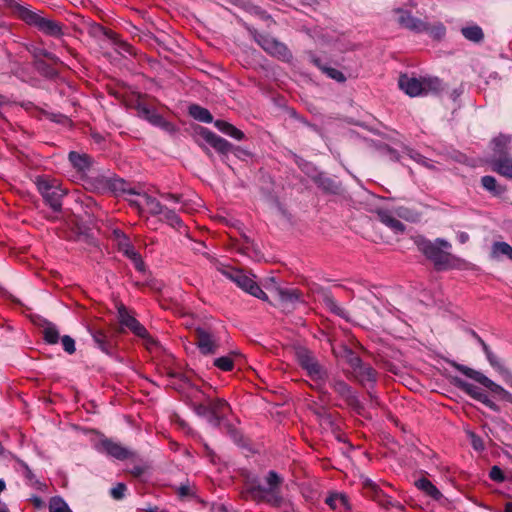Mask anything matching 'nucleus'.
I'll use <instances>...</instances> for the list:
<instances>
[{
	"label": "nucleus",
	"instance_id": "f257e3e1",
	"mask_svg": "<svg viewBox=\"0 0 512 512\" xmlns=\"http://www.w3.org/2000/svg\"><path fill=\"white\" fill-rule=\"evenodd\" d=\"M5 7H7L11 14L17 19L23 21L29 26L37 28L41 33L60 38L64 35L63 23L46 18L31 10L28 6H24L20 0H1Z\"/></svg>",
	"mask_w": 512,
	"mask_h": 512
},
{
	"label": "nucleus",
	"instance_id": "f03ea898",
	"mask_svg": "<svg viewBox=\"0 0 512 512\" xmlns=\"http://www.w3.org/2000/svg\"><path fill=\"white\" fill-rule=\"evenodd\" d=\"M414 243L418 251L433 263L436 270L441 271L452 267L454 256L447 251L452 247L447 240L436 238L431 241L423 236H417Z\"/></svg>",
	"mask_w": 512,
	"mask_h": 512
},
{
	"label": "nucleus",
	"instance_id": "7ed1b4c3",
	"mask_svg": "<svg viewBox=\"0 0 512 512\" xmlns=\"http://www.w3.org/2000/svg\"><path fill=\"white\" fill-rule=\"evenodd\" d=\"M35 185L44 203L52 210V213L47 214L45 218L51 222L58 221L60 219L59 214L62 212V201L67 195V190L61 187L58 180L47 176H37Z\"/></svg>",
	"mask_w": 512,
	"mask_h": 512
},
{
	"label": "nucleus",
	"instance_id": "20e7f679",
	"mask_svg": "<svg viewBox=\"0 0 512 512\" xmlns=\"http://www.w3.org/2000/svg\"><path fill=\"white\" fill-rule=\"evenodd\" d=\"M191 407L196 415L205 417L210 425L218 428L230 412L229 403L222 398L206 397L203 402H192Z\"/></svg>",
	"mask_w": 512,
	"mask_h": 512
},
{
	"label": "nucleus",
	"instance_id": "39448f33",
	"mask_svg": "<svg viewBox=\"0 0 512 512\" xmlns=\"http://www.w3.org/2000/svg\"><path fill=\"white\" fill-rule=\"evenodd\" d=\"M398 86L410 97L438 93L443 89L442 81L438 77L416 78L407 74L399 76Z\"/></svg>",
	"mask_w": 512,
	"mask_h": 512
},
{
	"label": "nucleus",
	"instance_id": "423d86ee",
	"mask_svg": "<svg viewBox=\"0 0 512 512\" xmlns=\"http://www.w3.org/2000/svg\"><path fill=\"white\" fill-rule=\"evenodd\" d=\"M156 99L148 95L138 94L133 108L137 111V116L151 125L158 127L168 133L175 131V126L171 122L165 120L155 108Z\"/></svg>",
	"mask_w": 512,
	"mask_h": 512
},
{
	"label": "nucleus",
	"instance_id": "0eeeda50",
	"mask_svg": "<svg viewBox=\"0 0 512 512\" xmlns=\"http://www.w3.org/2000/svg\"><path fill=\"white\" fill-rule=\"evenodd\" d=\"M296 358L298 364L303 370L306 371L308 377L320 384L318 391L322 394V396H328L329 393L322 387V385L328 380V371L318 361L313 352L306 348H300L296 351Z\"/></svg>",
	"mask_w": 512,
	"mask_h": 512
},
{
	"label": "nucleus",
	"instance_id": "6e6552de",
	"mask_svg": "<svg viewBox=\"0 0 512 512\" xmlns=\"http://www.w3.org/2000/svg\"><path fill=\"white\" fill-rule=\"evenodd\" d=\"M266 486L257 485L251 488L252 493L261 495V499L275 508H280L285 499L281 494V485L284 482L283 477L274 470H270L265 476Z\"/></svg>",
	"mask_w": 512,
	"mask_h": 512
},
{
	"label": "nucleus",
	"instance_id": "1a4fd4ad",
	"mask_svg": "<svg viewBox=\"0 0 512 512\" xmlns=\"http://www.w3.org/2000/svg\"><path fill=\"white\" fill-rule=\"evenodd\" d=\"M447 363L454 367L456 370L467 376L468 378L476 381L477 383L483 385L485 388L489 389L492 393L500 396L501 399L512 404V394L504 389L502 386L498 385L487 376H485L482 372L472 369L463 364H459L454 360H448Z\"/></svg>",
	"mask_w": 512,
	"mask_h": 512
},
{
	"label": "nucleus",
	"instance_id": "9d476101",
	"mask_svg": "<svg viewBox=\"0 0 512 512\" xmlns=\"http://www.w3.org/2000/svg\"><path fill=\"white\" fill-rule=\"evenodd\" d=\"M222 273L243 291L261 300H268L267 294L261 289L257 282L243 270L229 267L224 269Z\"/></svg>",
	"mask_w": 512,
	"mask_h": 512
},
{
	"label": "nucleus",
	"instance_id": "9b49d317",
	"mask_svg": "<svg viewBox=\"0 0 512 512\" xmlns=\"http://www.w3.org/2000/svg\"><path fill=\"white\" fill-rule=\"evenodd\" d=\"M117 314L120 325L129 329L135 336L143 339L147 348L157 344L156 340L150 335L147 329L130 314L124 304L121 303L117 306Z\"/></svg>",
	"mask_w": 512,
	"mask_h": 512
},
{
	"label": "nucleus",
	"instance_id": "f8f14e48",
	"mask_svg": "<svg viewBox=\"0 0 512 512\" xmlns=\"http://www.w3.org/2000/svg\"><path fill=\"white\" fill-rule=\"evenodd\" d=\"M329 385L333 391L358 415H363L365 407L359 400L358 395L353 388L341 378L333 377L329 380Z\"/></svg>",
	"mask_w": 512,
	"mask_h": 512
},
{
	"label": "nucleus",
	"instance_id": "ddd939ff",
	"mask_svg": "<svg viewBox=\"0 0 512 512\" xmlns=\"http://www.w3.org/2000/svg\"><path fill=\"white\" fill-rule=\"evenodd\" d=\"M254 38L261 48L271 56L283 62L291 61L292 53L284 43L265 34H256Z\"/></svg>",
	"mask_w": 512,
	"mask_h": 512
},
{
	"label": "nucleus",
	"instance_id": "4468645a",
	"mask_svg": "<svg viewBox=\"0 0 512 512\" xmlns=\"http://www.w3.org/2000/svg\"><path fill=\"white\" fill-rule=\"evenodd\" d=\"M452 383L454 386H456L458 389L463 391L465 394H467L474 400L481 402L483 405H485L492 411L500 412V407L494 401H492L488 397V395L485 392H483L479 387H477L459 377H454L452 379Z\"/></svg>",
	"mask_w": 512,
	"mask_h": 512
},
{
	"label": "nucleus",
	"instance_id": "2eb2a0df",
	"mask_svg": "<svg viewBox=\"0 0 512 512\" xmlns=\"http://www.w3.org/2000/svg\"><path fill=\"white\" fill-rule=\"evenodd\" d=\"M195 345L202 355H214L220 348V339L214 333L204 329H195Z\"/></svg>",
	"mask_w": 512,
	"mask_h": 512
},
{
	"label": "nucleus",
	"instance_id": "dca6fc26",
	"mask_svg": "<svg viewBox=\"0 0 512 512\" xmlns=\"http://www.w3.org/2000/svg\"><path fill=\"white\" fill-rule=\"evenodd\" d=\"M199 135L218 153H220L223 156V159L230 153L232 144L208 128L200 127Z\"/></svg>",
	"mask_w": 512,
	"mask_h": 512
},
{
	"label": "nucleus",
	"instance_id": "f3484780",
	"mask_svg": "<svg viewBox=\"0 0 512 512\" xmlns=\"http://www.w3.org/2000/svg\"><path fill=\"white\" fill-rule=\"evenodd\" d=\"M490 167L497 174L512 180V156L507 152L499 150V153L491 158Z\"/></svg>",
	"mask_w": 512,
	"mask_h": 512
},
{
	"label": "nucleus",
	"instance_id": "a211bd4d",
	"mask_svg": "<svg viewBox=\"0 0 512 512\" xmlns=\"http://www.w3.org/2000/svg\"><path fill=\"white\" fill-rule=\"evenodd\" d=\"M395 12L398 14L397 22L400 26L418 33L428 30V24L414 17L409 11L399 8Z\"/></svg>",
	"mask_w": 512,
	"mask_h": 512
},
{
	"label": "nucleus",
	"instance_id": "6ab92c4d",
	"mask_svg": "<svg viewBox=\"0 0 512 512\" xmlns=\"http://www.w3.org/2000/svg\"><path fill=\"white\" fill-rule=\"evenodd\" d=\"M277 298L279 301V306L283 310L292 311L295 309L297 303L301 301V292L298 289H286V288H277L276 289Z\"/></svg>",
	"mask_w": 512,
	"mask_h": 512
},
{
	"label": "nucleus",
	"instance_id": "aec40b11",
	"mask_svg": "<svg viewBox=\"0 0 512 512\" xmlns=\"http://www.w3.org/2000/svg\"><path fill=\"white\" fill-rule=\"evenodd\" d=\"M378 220L388 227L395 234H403L405 232V225L398 220V217L391 210L378 208L375 211Z\"/></svg>",
	"mask_w": 512,
	"mask_h": 512
},
{
	"label": "nucleus",
	"instance_id": "412c9836",
	"mask_svg": "<svg viewBox=\"0 0 512 512\" xmlns=\"http://www.w3.org/2000/svg\"><path fill=\"white\" fill-rule=\"evenodd\" d=\"M100 445L104 452L117 460H126L133 457L134 453L128 448L124 447L121 443L114 442L111 439L105 438L100 441Z\"/></svg>",
	"mask_w": 512,
	"mask_h": 512
},
{
	"label": "nucleus",
	"instance_id": "4be33fe9",
	"mask_svg": "<svg viewBox=\"0 0 512 512\" xmlns=\"http://www.w3.org/2000/svg\"><path fill=\"white\" fill-rule=\"evenodd\" d=\"M87 32L93 38H100L103 36L115 44H120L121 46L129 47V45L127 43L121 42L119 40V36L116 32L104 27L103 25H101L99 23H96V22L89 23Z\"/></svg>",
	"mask_w": 512,
	"mask_h": 512
},
{
	"label": "nucleus",
	"instance_id": "5701e85b",
	"mask_svg": "<svg viewBox=\"0 0 512 512\" xmlns=\"http://www.w3.org/2000/svg\"><path fill=\"white\" fill-rule=\"evenodd\" d=\"M90 333L94 343L102 352L108 355H112L114 353L115 344L106 331L99 328H92L90 329Z\"/></svg>",
	"mask_w": 512,
	"mask_h": 512
},
{
	"label": "nucleus",
	"instance_id": "b1692460",
	"mask_svg": "<svg viewBox=\"0 0 512 512\" xmlns=\"http://www.w3.org/2000/svg\"><path fill=\"white\" fill-rule=\"evenodd\" d=\"M312 180L324 193L333 195L341 193V184L324 173L315 174Z\"/></svg>",
	"mask_w": 512,
	"mask_h": 512
},
{
	"label": "nucleus",
	"instance_id": "393cba45",
	"mask_svg": "<svg viewBox=\"0 0 512 512\" xmlns=\"http://www.w3.org/2000/svg\"><path fill=\"white\" fill-rule=\"evenodd\" d=\"M352 375L358 383L364 385L365 382L375 383L378 374L371 365L362 361L361 364L352 371Z\"/></svg>",
	"mask_w": 512,
	"mask_h": 512
},
{
	"label": "nucleus",
	"instance_id": "a878e982",
	"mask_svg": "<svg viewBox=\"0 0 512 512\" xmlns=\"http://www.w3.org/2000/svg\"><path fill=\"white\" fill-rule=\"evenodd\" d=\"M112 178L113 176L96 174L88 176L86 179V184L98 193H105L111 191L112 189Z\"/></svg>",
	"mask_w": 512,
	"mask_h": 512
},
{
	"label": "nucleus",
	"instance_id": "bb28decb",
	"mask_svg": "<svg viewBox=\"0 0 512 512\" xmlns=\"http://www.w3.org/2000/svg\"><path fill=\"white\" fill-rule=\"evenodd\" d=\"M310 61L322 73L326 74L327 77H329L339 83H343L346 81V77L341 71L329 66L327 63H324L321 58H319L315 55H311Z\"/></svg>",
	"mask_w": 512,
	"mask_h": 512
},
{
	"label": "nucleus",
	"instance_id": "cd10ccee",
	"mask_svg": "<svg viewBox=\"0 0 512 512\" xmlns=\"http://www.w3.org/2000/svg\"><path fill=\"white\" fill-rule=\"evenodd\" d=\"M322 303L331 313L343 319H349L348 311L338 304L331 292L324 291L322 293Z\"/></svg>",
	"mask_w": 512,
	"mask_h": 512
},
{
	"label": "nucleus",
	"instance_id": "c85d7f7f",
	"mask_svg": "<svg viewBox=\"0 0 512 512\" xmlns=\"http://www.w3.org/2000/svg\"><path fill=\"white\" fill-rule=\"evenodd\" d=\"M414 485L418 490L422 491L425 495L431 497L433 500H440L443 495L440 490L426 477H421L415 480Z\"/></svg>",
	"mask_w": 512,
	"mask_h": 512
},
{
	"label": "nucleus",
	"instance_id": "c756f323",
	"mask_svg": "<svg viewBox=\"0 0 512 512\" xmlns=\"http://www.w3.org/2000/svg\"><path fill=\"white\" fill-rule=\"evenodd\" d=\"M68 160L71 165L79 172L89 170L92 165V159L89 155L80 154L76 151L69 152Z\"/></svg>",
	"mask_w": 512,
	"mask_h": 512
},
{
	"label": "nucleus",
	"instance_id": "7c9ffc66",
	"mask_svg": "<svg viewBox=\"0 0 512 512\" xmlns=\"http://www.w3.org/2000/svg\"><path fill=\"white\" fill-rule=\"evenodd\" d=\"M325 503L332 509L337 510L340 506L346 510H351V504L348 496L344 493H330L325 499Z\"/></svg>",
	"mask_w": 512,
	"mask_h": 512
},
{
	"label": "nucleus",
	"instance_id": "2f4dec72",
	"mask_svg": "<svg viewBox=\"0 0 512 512\" xmlns=\"http://www.w3.org/2000/svg\"><path fill=\"white\" fill-rule=\"evenodd\" d=\"M114 238H122L123 243L121 245V252L129 258L131 261L135 259L138 255H140L139 252H137L134 247L131 245L129 238L127 235L120 229H115L113 231Z\"/></svg>",
	"mask_w": 512,
	"mask_h": 512
},
{
	"label": "nucleus",
	"instance_id": "473e14b6",
	"mask_svg": "<svg viewBox=\"0 0 512 512\" xmlns=\"http://www.w3.org/2000/svg\"><path fill=\"white\" fill-rule=\"evenodd\" d=\"M189 115L202 123H212L213 116L210 111L198 104H192L188 108Z\"/></svg>",
	"mask_w": 512,
	"mask_h": 512
},
{
	"label": "nucleus",
	"instance_id": "72a5a7b5",
	"mask_svg": "<svg viewBox=\"0 0 512 512\" xmlns=\"http://www.w3.org/2000/svg\"><path fill=\"white\" fill-rule=\"evenodd\" d=\"M160 215L162 216L160 220L166 222L174 229H180L184 226L182 219L173 208L165 206Z\"/></svg>",
	"mask_w": 512,
	"mask_h": 512
},
{
	"label": "nucleus",
	"instance_id": "f704fd0d",
	"mask_svg": "<svg viewBox=\"0 0 512 512\" xmlns=\"http://www.w3.org/2000/svg\"><path fill=\"white\" fill-rule=\"evenodd\" d=\"M111 192L124 193L128 195H141V193L132 187L130 183L116 176H113L112 178Z\"/></svg>",
	"mask_w": 512,
	"mask_h": 512
},
{
	"label": "nucleus",
	"instance_id": "c9c22d12",
	"mask_svg": "<svg viewBox=\"0 0 512 512\" xmlns=\"http://www.w3.org/2000/svg\"><path fill=\"white\" fill-rule=\"evenodd\" d=\"M481 185L493 196H500L506 191V188L499 185L496 178L490 175H485L481 178Z\"/></svg>",
	"mask_w": 512,
	"mask_h": 512
},
{
	"label": "nucleus",
	"instance_id": "e433bc0d",
	"mask_svg": "<svg viewBox=\"0 0 512 512\" xmlns=\"http://www.w3.org/2000/svg\"><path fill=\"white\" fill-rule=\"evenodd\" d=\"M43 339L47 344L54 345L59 342L60 335L59 331L55 324L50 321L45 320L44 326L42 330Z\"/></svg>",
	"mask_w": 512,
	"mask_h": 512
},
{
	"label": "nucleus",
	"instance_id": "4c0bfd02",
	"mask_svg": "<svg viewBox=\"0 0 512 512\" xmlns=\"http://www.w3.org/2000/svg\"><path fill=\"white\" fill-rule=\"evenodd\" d=\"M238 356H240L239 352L232 351L227 356L216 358L213 362V365L224 372L232 371L234 369V359Z\"/></svg>",
	"mask_w": 512,
	"mask_h": 512
},
{
	"label": "nucleus",
	"instance_id": "58836bf2",
	"mask_svg": "<svg viewBox=\"0 0 512 512\" xmlns=\"http://www.w3.org/2000/svg\"><path fill=\"white\" fill-rule=\"evenodd\" d=\"M461 33L467 40L474 43H480L484 38L483 30L478 25L463 27Z\"/></svg>",
	"mask_w": 512,
	"mask_h": 512
},
{
	"label": "nucleus",
	"instance_id": "ea45409f",
	"mask_svg": "<svg viewBox=\"0 0 512 512\" xmlns=\"http://www.w3.org/2000/svg\"><path fill=\"white\" fill-rule=\"evenodd\" d=\"M140 196L143 197L148 207V211L152 216H158L161 214L165 205H163L159 200H157L155 197L150 196L147 193H143Z\"/></svg>",
	"mask_w": 512,
	"mask_h": 512
},
{
	"label": "nucleus",
	"instance_id": "a19ab883",
	"mask_svg": "<svg viewBox=\"0 0 512 512\" xmlns=\"http://www.w3.org/2000/svg\"><path fill=\"white\" fill-rule=\"evenodd\" d=\"M342 357L346 363L351 367L352 371L356 369L362 362V359L349 347L343 348Z\"/></svg>",
	"mask_w": 512,
	"mask_h": 512
},
{
	"label": "nucleus",
	"instance_id": "79ce46f5",
	"mask_svg": "<svg viewBox=\"0 0 512 512\" xmlns=\"http://www.w3.org/2000/svg\"><path fill=\"white\" fill-rule=\"evenodd\" d=\"M293 161L299 167V169L309 177L312 178V176H315L314 173L316 172V168L312 163L308 162L299 155H293Z\"/></svg>",
	"mask_w": 512,
	"mask_h": 512
},
{
	"label": "nucleus",
	"instance_id": "37998d69",
	"mask_svg": "<svg viewBox=\"0 0 512 512\" xmlns=\"http://www.w3.org/2000/svg\"><path fill=\"white\" fill-rule=\"evenodd\" d=\"M489 364L495 368L499 373H501L502 375H505V376H509L510 378L511 377V374L509 372L508 369H506L502 364L501 362L499 361V359L497 358V356L492 352V353H488V356L486 357ZM509 385L512 387V379H510L508 381Z\"/></svg>",
	"mask_w": 512,
	"mask_h": 512
},
{
	"label": "nucleus",
	"instance_id": "c03bdc74",
	"mask_svg": "<svg viewBox=\"0 0 512 512\" xmlns=\"http://www.w3.org/2000/svg\"><path fill=\"white\" fill-rule=\"evenodd\" d=\"M49 512H72L61 497H53L49 503Z\"/></svg>",
	"mask_w": 512,
	"mask_h": 512
},
{
	"label": "nucleus",
	"instance_id": "a18cd8bd",
	"mask_svg": "<svg viewBox=\"0 0 512 512\" xmlns=\"http://www.w3.org/2000/svg\"><path fill=\"white\" fill-rule=\"evenodd\" d=\"M494 255L502 254L512 260V246L506 242H495L492 246Z\"/></svg>",
	"mask_w": 512,
	"mask_h": 512
},
{
	"label": "nucleus",
	"instance_id": "49530a36",
	"mask_svg": "<svg viewBox=\"0 0 512 512\" xmlns=\"http://www.w3.org/2000/svg\"><path fill=\"white\" fill-rule=\"evenodd\" d=\"M362 486L364 494L371 499L374 498V494L380 489V487L375 482L368 478L363 480Z\"/></svg>",
	"mask_w": 512,
	"mask_h": 512
},
{
	"label": "nucleus",
	"instance_id": "de8ad7c7",
	"mask_svg": "<svg viewBox=\"0 0 512 512\" xmlns=\"http://www.w3.org/2000/svg\"><path fill=\"white\" fill-rule=\"evenodd\" d=\"M36 69L46 77H53L56 71L47 64L44 60H37L34 62Z\"/></svg>",
	"mask_w": 512,
	"mask_h": 512
},
{
	"label": "nucleus",
	"instance_id": "09e8293b",
	"mask_svg": "<svg viewBox=\"0 0 512 512\" xmlns=\"http://www.w3.org/2000/svg\"><path fill=\"white\" fill-rule=\"evenodd\" d=\"M379 503L382 507L389 508L393 506L392 498L386 495L381 488L374 494V498L372 499Z\"/></svg>",
	"mask_w": 512,
	"mask_h": 512
},
{
	"label": "nucleus",
	"instance_id": "8fccbe9b",
	"mask_svg": "<svg viewBox=\"0 0 512 512\" xmlns=\"http://www.w3.org/2000/svg\"><path fill=\"white\" fill-rule=\"evenodd\" d=\"M393 212L395 213V215L398 217V218H402V219H405V220H414V212L407 208V207H404V206H399V207H396Z\"/></svg>",
	"mask_w": 512,
	"mask_h": 512
},
{
	"label": "nucleus",
	"instance_id": "3c124183",
	"mask_svg": "<svg viewBox=\"0 0 512 512\" xmlns=\"http://www.w3.org/2000/svg\"><path fill=\"white\" fill-rule=\"evenodd\" d=\"M126 491L127 486L124 483H117V485L110 490V495L115 500H121L125 497Z\"/></svg>",
	"mask_w": 512,
	"mask_h": 512
},
{
	"label": "nucleus",
	"instance_id": "603ef678",
	"mask_svg": "<svg viewBox=\"0 0 512 512\" xmlns=\"http://www.w3.org/2000/svg\"><path fill=\"white\" fill-rule=\"evenodd\" d=\"M61 343L64 351L67 352L68 354H73L76 351L75 341L69 335L62 336Z\"/></svg>",
	"mask_w": 512,
	"mask_h": 512
},
{
	"label": "nucleus",
	"instance_id": "864d4df0",
	"mask_svg": "<svg viewBox=\"0 0 512 512\" xmlns=\"http://www.w3.org/2000/svg\"><path fill=\"white\" fill-rule=\"evenodd\" d=\"M489 477L491 480L498 482V483H501L505 480V475H504L503 470L499 466H496V465L490 469Z\"/></svg>",
	"mask_w": 512,
	"mask_h": 512
},
{
	"label": "nucleus",
	"instance_id": "5fc2aeb1",
	"mask_svg": "<svg viewBox=\"0 0 512 512\" xmlns=\"http://www.w3.org/2000/svg\"><path fill=\"white\" fill-rule=\"evenodd\" d=\"M230 153H232L234 156H236L238 159L242 161H245L248 157L251 156L249 151L241 148L240 146H235L233 144Z\"/></svg>",
	"mask_w": 512,
	"mask_h": 512
},
{
	"label": "nucleus",
	"instance_id": "6e6d98bb",
	"mask_svg": "<svg viewBox=\"0 0 512 512\" xmlns=\"http://www.w3.org/2000/svg\"><path fill=\"white\" fill-rule=\"evenodd\" d=\"M157 193L164 200H168L174 203H183V196L181 194H173L161 191H157Z\"/></svg>",
	"mask_w": 512,
	"mask_h": 512
},
{
	"label": "nucleus",
	"instance_id": "4d7b16f0",
	"mask_svg": "<svg viewBox=\"0 0 512 512\" xmlns=\"http://www.w3.org/2000/svg\"><path fill=\"white\" fill-rule=\"evenodd\" d=\"M29 52L32 54L35 61L42 60L41 58H47V56H49V51L39 47H33L29 49Z\"/></svg>",
	"mask_w": 512,
	"mask_h": 512
},
{
	"label": "nucleus",
	"instance_id": "13d9d810",
	"mask_svg": "<svg viewBox=\"0 0 512 512\" xmlns=\"http://www.w3.org/2000/svg\"><path fill=\"white\" fill-rule=\"evenodd\" d=\"M22 464V467L24 469V477L32 484V485H36L39 483V481L36 479V476L35 474L32 472V470L30 469V467L24 463V462H21Z\"/></svg>",
	"mask_w": 512,
	"mask_h": 512
},
{
	"label": "nucleus",
	"instance_id": "bf43d9fd",
	"mask_svg": "<svg viewBox=\"0 0 512 512\" xmlns=\"http://www.w3.org/2000/svg\"><path fill=\"white\" fill-rule=\"evenodd\" d=\"M171 419L172 422L175 423L181 430L187 433L190 432L191 429L188 423L184 419H182L178 414L172 415Z\"/></svg>",
	"mask_w": 512,
	"mask_h": 512
},
{
	"label": "nucleus",
	"instance_id": "052dcab7",
	"mask_svg": "<svg viewBox=\"0 0 512 512\" xmlns=\"http://www.w3.org/2000/svg\"><path fill=\"white\" fill-rule=\"evenodd\" d=\"M225 134L236 140H242L245 137V134L233 125H231L230 129H228V132Z\"/></svg>",
	"mask_w": 512,
	"mask_h": 512
},
{
	"label": "nucleus",
	"instance_id": "680f3d73",
	"mask_svg": "<svg viewBox=\"0 0 512 512\" xmlns=\"http://www.w3.org/2000/svg\"><path fill=\"white\" fill-rule=\"evenodd\" d=\"M132 263L134 265V268L141 273L146 272V265L142 259L141 255H138L135 259L132 260Z\"/></svg>",
	"mask_w": 512,
	"mask_h": 512
},
{
	"label": "nucleus",
	"instance_id": "e2e57ef3",
	"mask_svg": "<svg viewBox=\"0 0 512 512\" xmlns=\"http://www.w3.org/2000/svg\"><path fill=\"white\" fill-rule=\"evenodd\" d=\"M232 124H230L229 122L227 121H224V120H216L214 122V126L222 133H226L228 132V129H230Z\"/></svg>",
	"mask_w": 512,
	"mask_h": 512
},
{
	"label": "nucleus",
	"instance_id": "0e129e2a",
	"mask_svg": "<svg viewBox=\"0 0 512 512\" xmlns=\"http://www.w3.org/2000/svg\"><path fill=\"white\" fill-rule=\"evenodd\" d=\"M177 492L180 497H189V496H192V494H193L189 484H182L178 488Z\"/></svg>",
	"mask_w": 512,
	"mask_h": 512
},
{
	"label": "nucleus",
	"instance_id": "69168bd1",
	"mask_svg": "<svg viewBox=\"0 0 512 512\" xmlns=\"http://www.w3.org/2000/svg\"><path fill=\"white\" fill-rule=\"evenodd\" d=\"M472 445H473V448L476 449V450H483L484 449V445H483V442H482L481 438L477 437L475 435H473Z\"/></svg>",
	"mask_w": 512,
	"mask_h": 512
},
{
	"label": "nucleus",
	"instance_id": "338daca9",
	"mask_svg": "<svg viewBox=\"0 0 512 512\" xmlns=\"http://www.w3.org/2000/svg\"><path fill=\"white\" fill-rule=\"evenodd\" d=\"M251 12L255 13L256 15H259L261 18H269L267 13L262 10L259 6H252Z\"/></svg>",
	"mask_w": 512,
	"mask_h": 512
},
{
	"label": "nucleus",
	"instance_id": "774afa93",
	"mask_svg": "<svg viewBox=\"0 0 512 512\" xmlns=\"http://www.w3.org/2000/svg\"><path fill=\"white\" fill-rule=\"evenodd\" d=\"M457 239L461 244H465L469 241V234L466 232H459L457 235Z\"/></svg>",
	"mask_w": 512,
	"mask_h": 512
}]
</instances>
